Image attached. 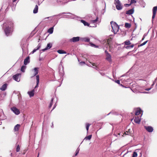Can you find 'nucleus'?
<instances>
[{"mask_svg": "<svg viewBox=\"0 0 157 157\" xmlns=\"http://www.w3.org/2000/svg\"><path fill=\"white\" fill-rule=\"evenodd\" d=\"M2 29L7 36L10 35L13 31V23L11 21H7L3 24Z\"/></svg>", "mask_w": 157, "mask_h": 157, "instance_id": "1", "label": "nucleus"}, {"mask_svg": "<svg viewBox=\"0 0 157 157\" xmlns=\"http://www.w3.org/2000/svg\"><path fill=\"white\" fill-rule=\"evenodd\" d=\"M112 28V31L113 32L114 34L118 32L119 29V26L115 22L111 21L110 22Z\"/></svg>", "mask_w": 157, "mask_h": 157, "instance_id": "2", "label": "nucleus"}, {"mask_svg": "<svg viewBox=\"0 0 157 157\" xmlns=\"http://www.w3.org/2000/svg\"><path fill=\"white\" fill-rule=\"evenodd\" d=\"M114 4L117 10H120L122 9V6L119 0H115Z\"/></svg>", "mask_w": 157, "mask_h": 157, "instance_id": "3", "label": "nucleus"}, {"mask_svg": "<svg viewBox=\"0 0 157 157\" xmlns=\"http://www.w3.org/2000/svg\"><path fill=\"white\" fill-rule=\"evenodd\" d=\"M20 74H17L13 76V79L15 81L19 82L20 80Z\"/></svg>", "mask_w": 157, "mask_h": 157, "instance_id": "4", "label": "nucleus"}, {"mask_svg": "<svg viewBox=\"0 0 157 157\" xmlns=\"http://www.w3.org/2000/svg\"><path fill=\"white\" fill-rule=\"evenodd\" d=\"M11 109L16 115H18L20 113L19 110L16 107H14L12 108Z\"/></svg>", "mask_w": 157, "mask_h": 157, "instance_id": "5", "label": "nucleus"}, {"mask_svg": "<svg viewBox=\"0 0 157 157\" xmlns=\"http://www.w3.org/2000/svg\"><path fill=\"white\" fill-rule=\"evenodd\" d=\"M79 37H73L70 39V41L71 42H75L79 41Z\"/></svg>", "mask_w": 157, "mask_h": 157, "instance_id": "6", "label": "nucleus"}, {"mask_svg": "<svg viewBox=\"0 0 157 157\" xmlns=\"http://www.w3.org/2000/svg\"><path fill=\"white\" fill-rule=\"evenodd\" d=\"M157 10V6L154 7L153 9V15L152 16V19H154L155 17L156 14V12Z\"/></svg>", "mask_w": 157, "mask_h": 157, "instance_id": "7", "label": "nucleus"}, {"mask_svg": "<svg viewBox=\"0 0 157 157\" xmlns=\"http://www.w3.org/2000/svg\"><path fill=\"white\" fill-rule=\"evenodd\" d=\"M144 128L149 132H152L153 130V128L150 126H144Z\"/></svg>", "mask_w": 157, "mask_h": 157, "instance_id": "8", "label": "nucleus"}, {"mask_svg": "<svg viewBox=\"0 0 157 157\" xmlns=\"http://www.w3.org/2000/svg\"><path fill=\"white\" fill-rule=\"evenodd\" d=\"M140 121L141 119L139 117L137 116L135 117L134 121L136 123L139 124L140 122Z\"/></svg>", "mask_w": 157, "mask_h": 157, "instance_id": "9", "label": "nucleus"}, {"mask_svg": "<svg viewBox=\"0 0 157 157\" xmlns=\"http://www.w3.org/2000/svg\"><path fill=\"white\" fill-rule=\"evenodd\" d=\"M134 12V9L133 8H132L129 10L126 11L125 12L126 14L128 15H131L133 14Z\"/></svg>", "mask_w": 157, "mask_h": 157, "instance_id": "10", "label": "nucleus"}, {"mask_svg": "<svg viewBox=\"0 0 157 157\" xmlns=\"http://www.w3.org/2000/svg\"><path fill=\"white\" fill-rule=\"evenodd\" d=\"M35 92V90L34 89H33L30 91H28V94L29 95L30 97H31L34 96Z\"/></svg>", "mask_w": 157, "mask_h": 157, "instance_id": "11", "label": "nucleus"}, {"mask_svg": "<svg viewBox=\"0 0 157 157\" xmlns=\"http://www.w3.org/2000/svg\"><path fill=\"white\" fill-rule=\"evenodd\" d=\"M29 57V56L27 57L24 60V64L26 65L27 64L30 62Z\"/></svg>", "mask_w": 157, "mask_h": 157, "instance_id": "12", "label": "nucleus"}, {"mask_svg": "<svg viewBox=\"0 0 157 157\" xmlns=\"http://www.w3.org/2000/svg\"><path fill=\"white\" fill-rule=\"evenodd\" d=\"M52 47V44H51L50 43L48 44L47 45V47H46V48H45L44 49H42V50L43 51H44L45 50H47L48 49L50 48H51Z\"/></svg>", "mask_w": 157, "mask_h": 157, "instance_id": "13", "label": "nucleus"}, {"mask_svg": "<svg viewBox=\"0 0 157 157\" xmlns=\"http://www.w3.org/2000/svg\"><path fill=\"white\" fill-rule=\"evenodd\" d=\"M106 59L109 62L112 61L111 56L109 54H107V55H106Z\"/></svg>", "mask_w": 157, "mask_h": 157, "instance_id": "14", "label": "nucleus"}, {"mask_svg": "<svg viewBox=\"0 0 157 157\" xmlns=\"http://www.w3.org/2000/svg\"><path fill=\"white\" fill-rule=\"evenodd\" d=\"M36 84L34 88L35 89L38 86L39 83V75H36Z\"/></svg>", "mask_w": 157, "mask_h": 157, "instance_id": "15", "label": "nucleus"}, {"mask_svg": "<svg viewBox=\"0 0 157 157\" xmlns=\"http://www.w3.org/2000/svg\"><path fill=\"white\" fill-rule=\"evenodd\" d=\"M7 87V84L6 83L4 84L0 88V90L2 91L5 90Z\"/></svg>", "mask_w": 157, "mask_h": 157, "instance_id": "16", "label": "nucleus"}, {"mask_svg": "<svg viewBox=\"0 0 157 157\" xmlns=\"http://www.w3.org/2000/svg\"><path fill=\"white\" fill-rule=\"evenodd\" d=\"M141 111L142 110L140 108H137L135 112V115H139Z\"/></svg>", "mask_w": 157, "mask_h": 157, "instance_id": "17", "label": "nucleus"}, {"mask_svg": "<svg viewBox=\"0 0 157 157\" xmlns=\"http://www.w3.org/2000/svg\"><path fill=\"white\" fill-rule=\"evenodd\" d=\"M20 127V125L19 124H17L14 127V130L15 132L19 130V128Z\"/></svg>", "mask_w": 157, "mask_h": 157, "instance_id": "18", "label": "nucleus"}, {"mask_svg": "<svg viewBox=\"0 0 157 157\" xmlns=\"http://www.w3.org/2000/svg\"><path fill=\"white\" fill-rule=\"evenodd\" d=\"M39 68L38 67H35L34 68V72L33 76L36 75L38 74Z\"/></svg>", "mask_w": 157, "mask_h": 157, "instance_id": "19", "label": "nucleus"}, {"mask_svg": "<svg viewBox=\"0 0 157 157\" xmlns=\"http://www.w3.org/2000/svg\"><path fill=\"white\" fill-rule=\"evenodd\" d=\"M38 8V6L37 5H36L33 11V12L34 13H37Z\"/></svg>", "mask_w": 157, "mask_h": 157, "instance_id": "20", "label": "nucleus"}, {"mask_svg": "<svg viewBox=\"0 0 157 157\" xmlns=\"http://www.w3.org/2000/svg\"><path fill=\"white\" fill-rule=\"evenodd\" d=\"M125 45H128L131 44V43L130 42L129 40H128L124 41V42Z\"/></svg>", "mask_w": 157, "mask_h": 157, "instance_id": "21", "label": "nucleus"}, {"mask_svg": "<svg viewBox=\"0 0 157 157\" xmlns=\"http://www.w3.org/2000/svg\"><path fill=\"white\" fill-rule=\"evenodd\" d=\"M57 52L60 54H66V52L63 50H59L57 51Z\"/></svg>", "mask_w": 157, "mask_h": 157, "instance_id": "22", "label": "nucleus"}, {"mask_svg": "<svg viewBox=\"0 0 157 157\" xmlns=\"http://www.w3.org/2000/svg\"><path fill=\"white\" fill-rule=\"evenodd\" d=\"M81 22L83 23V24L85 26H89V24L87 23V22H86L85 21L83 20H81Z\"/></svg>", "mask_w": 157, "mask_h": 157, "instance_id": "23", "label": "nucleus"}, {"mask_svg": "<svg viewBox=\"0 0 157 157\" xmlns=\"http://www.w3.org/2000/svg\"><path fill=\"white\" fill-rule=\"evenodd\" d=\"M53 27H51L48 30V32L50 34H52L53 33Z\"/></svg>", "mask_w": 157, "mask_h": 157, "instance_id": "24", "label": "nucleus"}, {"mask_svg": "<svg viewBox=\"0 0 157 157\" xmlns=\"http://www.w3.org/2000/svg\"><path fill=\"white\" fill-rule=\"evenodd\" d=\"M40 45H38L37 46V48H35L33 50V51L31 52V53H32V54H33V53H34L35 52H36L37 50H38V49H39L40 48Z\"/></svg>", "mask_w": 157, "mask_h": 157, "instance_id": "25", "label": "nucleus"}, {"mask_svg": "<svg viewBox=\"0 0 157 157\" xmlns=\"http://www.w3.org/2000/svg\"><path fill=\"white\" fill-rule=\"evenodd\" d=\"M131 27V25L130 23H126L125 24V27L126 28H129Z\"/></svg>", "mask_w": 157, "mask_h": 157, "instance_id": "26", "label": "nucleus"}, {"mask_svg": "<svg viewBox=\"0 0 157 157\" xmlns=\"http://www.w3.org/2000/svg\"><path fill=\"white\" fill-rule=\"evenodd\" d=\"M134 45H135L134 44H132L130 46H127L125 47V48H126L127 49H129L130 48H133L134 47Z\"/></svg>", "mask_w": 157, "mask_h": 157, "instance_id": "27", "label": "nucleus"}, {"mask_svg": "<svg viewBox=\"0 0 157 157\" xmlns=\"http://www.w3.org/2000/svg\"><path fill=\"white\" fill-rule=\"evenodd\" d=\"M54 100V98H52L51 99V101L50 102V103L49 105V108H50L52 106V103L53 102V101Z\"/></svg>", "mask_w": 157, "mask_h": 157, "instance_id": "28", "label": "nucleus"}, {"mask_svg": "<svg viewBox=\"0 0 157 157\" xmlns=\"http://www.w3.org/2000/svg\"><path fill=\"white\" fill-rule=\"evenodd\" d=\"M90 125V124L89 123H86V128L87 130V132H88L89 128Z\"/></svg>", "mask_w": 157, "mask_h": 157, "instance_id": "29", "label": "nucleus"}, {"mask_svg": "<svg viewBox=\"0 0 157 157\" xmlns=\"http://www.w3.org/2000/svg\"><path fill=\"white\" fill-rule=\"evenodd\" d=\"M26 67L25 66H22L21 68V71L22 72H25V69Z\"/></svg>", "mask_w": 157, "mask_h": 157, "instance_id": "30", "label": "nucleus"}, {"mask_svg": "<svg viewBox=\"0 0 157 157\" xmlns=\"http://www.w3.org/2000/svg\"><path fill=\"white\" fill-rule=\"evenodd\" d=\"M90 45L96 48H98V46L90 42Z\"/></svg>", "mask_w": 157, "mask_h": 157, "instance_id": "31", "label": "nucleus"}, {"mask_svg": "<svg viewBox=\"0 0 157 157\" xmlns=\"http://www.w3.org/2000/svg\"><path fill=\"white\" fill-rule=\"evenodd\" d=\"M147 42H148V40H147V41L144 42L143 43L141 44L140 45H139L138 46V47L142 46L145 45L147 43Z\"/></svg>", "mask_w": 157, "mask_h": 157, "instance_id": "32", "label": "nucleus"}, {"mask_svg": "<svg viewBox=\"0 0 157 157\" xmlns=\"http://www.w3.org/2000/svg\"><path fill=\"white\" fill-rule=\"evenodd\" d=\"M91 137H92V135H90L87 136H86L85 138V139H86V140H90L91 138Z\"/></svg>", "mask_w": 157, "mask_h": 157, "instance_id": "33", "label": "nucleus"}, {"mask_svg": "<svg viewBox=\"0 0 157 157\" xmlns=\"http://www.w3.org/2000/svg\"><path fill=\"white\" fill-rule=\"evenodd\" d=\"M137 153L135 151L133 153L132 157H137Z\"/></svg>", "mask_w": 157, "mask_h": 157, "instance_id": "34", "label": "nucleus"}, {"mask_svg": "<svg viewBox=\"0 0 157 157\" xmlns=\"http://www.w3.org/2000/svg\"><path fill=\"white\" fill-rule=\"evenodd\" d=\"M84 40L85 41L89 42V41H90V39L89 38L86 37V38H85L84 39Z\"/></svg>", "mask_w": 157, "mask_h": 157, "instance_id": "35", "label": "nucleus"}, {"mask_svg": "<svg viewBox=\"0 0 157 157\" xmlns=\"http://www.w3.org/2000/svg\"><path fill=\"white\" fill-rule=\"evenodd\" d=\"M20 146H19V145L18 144L17 145V148H16V151L17 152H19L20 151Z\"/></svg>", "mask_w": 157, "mask_h": 157, "instance_id": "36", "label": "nucleus"}, {"mask_svg": "<svg viewBox=\"0 0 157 157\" xmlns=\"http://www.w3.org/2000/svg\"><path fill=\"white\" fill-rule=\"evenodd\" d=\"M136 1L135 0H131L130 3L131 4H132L133 3H136Z\"/></svg>", "mask_w": 157, "mask_h": 157, "instance_id": "37", "label": "nucleus"}, {"mask_svg": "<svg viewBox=\"0 0 157 157\" xmlns=\"http://www.w3.org/2000/svg\"><path fill=\"white\" fill-rule=\"evenodd\" d=\"M98 17H97L96 19L94 20H92L91 21L92 23H94L98 21Z\"/></svg>", "mask_w": 157, "mask_h": 157, "instance_id": "38", "label": "nucleus"}, {"mask_svg": "<svg viewBox=\"0 0 157 157\" xmlns=\"http://www.w3.org/2000/svg\"><path fill=\"white\" fill-rule=\"evenodd\" d=\"M110 114H116V115H117V112H112V111L111 112H110V113H109L108 115H109Z\"/></svg>", "mask_w": 157, "mask_h": 157, "instance_id": "39", "label": "nucleus"}, {"mask_svg": "<svg viewBox=\"0 0 157 157\" xmlns=\"http://www.w3.org/2000/svg\"><path fill=\"white\" fill-rule=\"evenodd\" d=\"M131 3H130L129 4H124V6L125 7H128V6H131Z\"/></svg>", "mask_w": 157, "mask_h": 157, "instance_id": "40", "label": "nucleus"}, {"mask_svg": "<svg viewBox=\"0 0 157 157\" xmlns=\"http://www.w3.org/2000/svg\"><path fill=\"white\" fill-rule=\"evenodd\" d=\"M110 40H111L110 39H109L107 41V43H106L107 44H108L109 45H110L109 42Z\"/></svg>", "mask_w": 157, "mask_h": 157, "instance_id": "41", "label": "nucleus"}, {"mask_svg": "<svg viewBox=\"0 0 157 157\" xmlns=\"http://www.w3.org/2000/svg\"><path fill=\"white\" fill-rule=\"evenodd\" d=\"M90 63H91V64L93 66H95L96 67H97V66H96V65L95 64V63H91V62H90Z\"/></svg>", "mask_w": 157, "mask_h": 157, "instance_id": "42", "label": "nucleus"}, {"mask_svg": "<svg viewBox=\"0 0 157 157\" xmlns=\"http://www.w3.org/2000/svg\"><path fill=\"white\" fill-rule=\"evenodd\" d=\"M115 82L117 83H118L119 84H120V82L119 80H117L115 81Z\"/></svg>", "mask_w": 157, "mask_h": 157, "instance_id": "43", "label": "nucleus"}, {"mask_svg": "<svg viewBox=\"0 0 157 157\" xmlns=\"http://www.w3.org/2000/svg\"><path fill=\"white\" fill-rule=\"evenodd\" d=\"M129 132V130L128 131H127L124 132V134L125 135H128V132Z\"/></svg>", "mask_w": 157, "mask_h": 157, "instance_id": "44", "label": "nucleus"}, {"mask_svg": "<svg viewBox=\"0 0 157 157\" xmlns=\"http://www.w3.org/2000/svg\"><path fill=\"white\" fill-rule=\"evenodd\" d=\"M151 89V88H147V89H145V90H147V91H149V90H150V89Z\"/></svg>", "mask_w": 157, "mask_h": 157, "instance_id": "45", "label": "nucleus"}, {"mask_svg": "<svg viewBox=\"0 0 157 157\" xmlns=\"http://www.w3.org/2000/svg\"><path fill=\"white\" fill-rule=\"evenodd\" d=\"M105 52L106 53V55H107V54H109L106 50L105 51Z\"/></svg>", "mask_w": 157, "mask_h": 157, "instance_id": "46", "label": "nucleus"}, {"mask_svg": "<svg viewBox=\"0 0 157 157\" xmlns=\"http://www.w3.org/2000/svg\"><path fill=\"white\" fill-rule=\"evenodd\" d=\"M79 150H78L77 149L76 151V152H76L78 154V152H79Z\"/></svg>", "mask_w": 157, "mask_h": 157, "instance_id": "47", "label": "nucleus"}, {"mask_svg": "<svg viewBox=\"0 0 157 157\" xmlns=\"http://www.w3.org/2000/svg\"><path fill=\"white\" fill-rule=\"evenodd\" d=\"M56 104H55V105H54V106L53 107V109H52V110H51V111H52L53 109H54L56 107Z\"/></svg>", "mask_w": 157, "mask_h": 157, "instance_id": "48", "label": "nucleus"}, {"mask_svg": "<svg viewBox=\"0 0 157 157\" xmlns=\"http://www.w3.org/2000/svg\"><path fill=\"white\" fill-rule=\"evenodd\" d=\"M144 38H145V37L144 36L142 39V40H143L144 39Z\"/></svg>", "mask_w": 157, "mask_h": 157, "instance_id": "49", "label": "nucleus"}, {"mask_svg": "<svg viewBox=\"0 0 157 157\" xmlns=\"http://www.w3.org/2000/svg\"><path fill=\"white\" fill-rule=\"evenodd\" d=\"M78 154V153H77L76 152H75V156H76Z\"/></svg>", "mask_w": 157, "mask_h": 157, "instance_id": "50", "label": "nucleus"}, {"mask_svg": "<svg viewBox=\"0 0 157 157\" xmlns=\"http://www.w3.org/2000/svg\"><path fill=\"white\" fill-rule=\"evenodd\" d=\"M13 0V2H16L17 0Z\"/></svg>", "mask_w": 157, "mask_h": 157, "instance_id": "51", "label": "nucleus"}, {"mask_svg": "<svg viewBox=\"0 0 157 157\" xmlns=\"http://www.w3.org/2000/svg\"><path fill=\"white\" fill-rule=\"evenodd\" d=\"M39 155V153H38V155L37 157H38Z\"/></svg>", "mask_w": 157, "mask_h": 157, "instance_id": "52", "label": "nucleus"}, {"mask_svg": "<svg viewBox=\"0 0 157 157\" xmlns=\"http://www.w3.org/2000/svg\"><path fill=\"white\" fill-rule=\"evenodd\" d=\"M119 135H120V133H119L118 134Z\"/></svg>", "mask_w": 157, "mask_h": 157, "instance_id": "53", "label": "nucleus"}]
</instances>
